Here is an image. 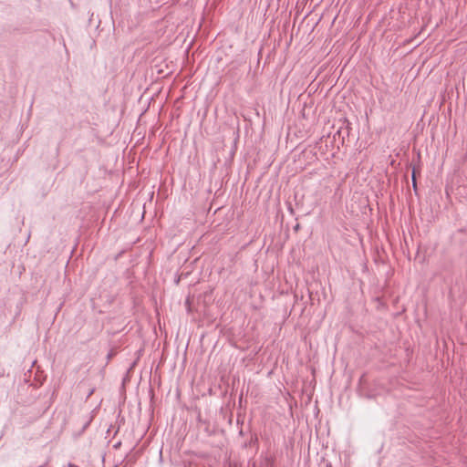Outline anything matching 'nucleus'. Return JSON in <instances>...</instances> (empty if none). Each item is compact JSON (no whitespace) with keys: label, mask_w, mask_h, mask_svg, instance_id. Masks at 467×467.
<instances>
[{"label":"nucleus","mask_w":467,"mask_h":467,"mask_svg":"<svg viewBox=\"0 0 467 467\" xmlns=\"http://www.w3.org/2000/svg\"><path fill=\"white\" fill-rule=\"evenodd\" d=\"M92 393H93V390H91V391L88 393V397L91 396V394H92Z\"/></svg>","instance_id":"obj_3"},{"label":"nucleus","mask_w":467,"mask_h":467,"mask_svg":"<svg viewBox=\"0 0 467 467\" xmlns=\"http://www.w3.org/2000/svg\"><path fill=\"white\" fill-rule=\"evenodd\" d=\"M68 467H77V466H75V465H74V464H72V463H69V464H68Z\"/></svg>","instance_id":"obj_2"},{"label":"nucleus","mask_w":467,"mask_h":467,"mask_svg":"<svg viewBox=\"0 0 467 467\" xmlns=\"http://www.w3.org/2000/svg\"><path fill=\"white\" fill-rule=\"evenodd\" d=\"M412 184L414 189L416 188V179H415V172H412Z\"/></svg>","instance_id":"obj_1"}]
</instances>
